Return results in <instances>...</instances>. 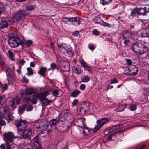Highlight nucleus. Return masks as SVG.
<instances>
[{
  "label": "nucleus",
  "instance_id": "obj_4",
  "mask_svg": "<svg viewBox=\"0 0 149 149\" xmlns=\"http://www.w3.org/2000/svg\"><path fill=\"white\" fill-rule=\"evenodd\" d=\"M27 14L24 11L21 10L18 11L15 13L13 16V21L14 22H15L19 20H23L25 16Z\"/></svg>",
  "mask_w": 149,
  "mask_h": 149
},
{
  "label": "nucleus",
  "instance_id": "obj_9",
  "mask_svg": "<svg viewBox=\"0 0 149 149\" xmlns=\"http://www.w3.org/2000/svg\"><path fill=\"white\" fill-rule=\"evenodd\" d=\"M5 70L8 83L9 84H13L15 81V78L11 69L8 67H6Z\"/></svg>",
  "mask_w": 149,
  "mask_h": 149
},
{
  "label": "nucleus",
  "instance_id": "obj_23",
  "mask_svg": "<svg viewBox=\"0 0 149 149\" xmlns=\"http://www.w3.org/2000/svg\"><path fill=\"white\" fill-rule=\"evenodd\" d=\"M28 123L25 120H22L21 122V126L22 128H18V131L19 132H22L23 129H24L26 128L27 127V125Z\"/></svg>",
  "mask_w": 149,
  "mask_h": 149
},
{
  "label": "nucleus",
  "instance_id": "obj_14",
  "mask_svg": "<svg viewBox=\"0 0 149 149\" xmlns=\"http://www.w3.org/2000/svg\"><path fill=\"white\" fill-rule=\"evenodd\" d=\"M132 33L127 30L123 31L122 32V36L123 39H129L131 38Z\"/></svg>",
  "mask_w": 149,
  "mask_h": 149
},
{
  "label": "nucleus",
  "instance_id": "obj_21",
  "mask_svg": "<svg viewBox=\"0 0 149 149\" xmlns=\"http://www.w3.org/2000/svg\"><path fill=\"white\" fill-rule=\"evenodd\" d=\"M148 11L147 10V8L146 7H144L143 8H140L137 12V14L138 15H145Z\"/></svg>",
  "mask_w": 149,
  "mask_h": 149
},
{
  "label": "nucleus",
  "instance_id": "obj_44",
  "mask_svg": "<svg viewBox=\"0 0 149 149\" xmlns=\"http://www.w3.org/2000/svg\"><path fill=\"white\" fill-rule=\"evenodd\" d=\"M35 8L34 6H29L26 7V10H32Z\"/></svg>",
  "mask_w": 149,
  "mask_h": 149
},
{
  "label": "nucleus",
  "instance_id": "obj_41",
  "mask_svg": "<svg viewBox=\"0 0 149 149\" xmlns=\"http://www.w3.org/2000/svg\"><path fill=\"white\" fill-rule=\"evenodd\" d=\"M125 107L123 105H120L118 106V111L120 112L123 111Z\"/></svg>",
  "mask_w": 149,
  "mask_h": 149
},
{
  "label": "nucleus",
  "instance_id": "obj_48",
  "mask_svg": "<svg viewBox=\"0 0 149 149\" xmlns=\"http://www.w3.org/2000/svg\"><path fill=\"white\" fill-rule=\"evenodd\" d=\"M8 52L9 55V57L11 58H12L14 56V54L13 53L12 51L10 50H9L8 51Z\"/></svg>",
  "mask_w": 149,
  "mask_h": 149
},
{
  "label": "nucleus",
  "instance_id": "obj_60",
  "mask_svg": "<svg viewBox=\"0 0 149 149\" xmlns=\"http://www.w3.org/2000/svg\"><path fill=\"white\" fill-rule=\"evenodd\" d=\"M8 117L9 119L10 120H12L13 119L14 117L11 114L9 113L8 114Z\"/></svg>",
  "mask_w": 149,
  "mask_h": 149
},
{
  "label": "nucleus",
  "instance_id": "obj_3",
  "mask_svg": "<svg viewBox=\"0 0 149 149\" xmlns=\"http://www.w3.org/2000/svg\"><path fill=\"white\" fill-rule=\"evenodd\" d=\"M40 122L38 121L34 123L33 129V132L36 134L43 133V131L47 127L46 125H43L42 124H40Z\"/></svg>",
  "mask_w": 149,
  "mask_h": 149
},
{
  "label": "nucleus",
  "instance_id": "obj_53",
  "mask_svg": "<svg viewBox=\"0 0 149 149\" xmlns=\"http://www.w3.org/2000/svg\"><path fill=\"white\" fill-rule=\"evenodd\" d=\"M78 100L77 99H75L74 100L72 103V105L74 106H76L78 103Z\"/></svg>",
  "mask_w": 149,
  "mask_h": 149
},
{
  "label": "nucleus",
  "instance_id": "obj_6",
  "mask_svg": "<svg viewBox=\"0 0 149 149\" xmlns=\"http://www.w3.org/2000/svg\"><path fill=\"white\" fill-rule=\"evenodd\" d=\"M49 94L48 91H45L40 93V100L42 104L44 105L47 106L49 104L52 102V100H49L46 97Z\"/></svg>",
  "mask_w": 149,
  "mask_h": 149
},
{
  "label": "nucleus",
  "instance_id": "obj_33",
  "mask_svg": "<svg viewBox=\"0 0 149 149\" xmlns=\"http://www.w3.org/2000/svg\"><path fill=\"white\" fill-rule=\"evenodd\" d=\"M112 0H100V3L103 5L107 4L111 2Z\"/></svg>",
  "mask_w": 149,
  "mask_h": 149
},
{
  "label": "nucleus",
  "instance_id": "obj_61",
  "mask_svg": "<svg viewBox=\"0 0 149 149\" xmlns=\"http://www.w3.org/2000/svg\"><path fill=\"white\" fill-rule=\"evenodd\" d=\"M85 88L86 86L84 84H82L80 86V88L81 90H84L85 89Z\"/></svg>",
  "mask_w": 149,
  "mask_h": 149
},
{
  "label": "nucleus",
  "instance_id": "obj_50",
  "mask_svg": "<svg viewBox=\"0 0 149 149\" xmlns=\"http://www.w3.org/2000/svg\"><path fill=\"white\" fill-rule=\"evenodd\" d=\"M0 10L1 11H4L5 10V7L4 5L0 2Z\"/></svg>",
  "mask_w": 149,
  "mask_h": 149
},
{
  "label": "nucleus",
  "instance_id": "obj_47",
  "mask_svg": "<svg viewBox=\"0 0 149 149\" xmlns=\"http://www.w3.org/2000/svg\"><path fill=\"white\" fill-rule=\"evenodd\" d=\"M54 45H55V44L54 42H51L50 43V48L52 50L53 52H54V49H55V47H54Z\"/></svg>",
  "mask_w": 149,
  "mask_h": 149
},
{
  "label": "nucleus",
  "instance_id": "obj_5",
  "mask_svg": "<svg viewBox=\"0 0 149 149\" xmlns=\"http://www.w3.org/2000/svg\"><path fill=\"white\" fill-rule=\"evenodd\" d=\"M85 120V118L84 117H81L79 118L77 121V128L78 129H81V131L83 130L82 132V134L85 135L86 134V131L85 130V129L88 130V127H86L84 124V122Z\"/></svg>",
  "mask_w": 149,
  "mask_h": 149
},
{
  "label": "nucleus",
  "instance_id": "obj_16",
  "mask_svg": "<svg viewBox=\"0 0 149 149\" xmlns=\"http://www.w3.org/2000/svg\"><path fill=\"white\" fill-rule=\"evenodd\" d=\"M81 20L80 18L78 17H72L71 22H72L74 25L78 26L80 24L81 22Z\"/></svg>",
  "mask_w": 149,
  "mask_h": 149
},
{
  "label": "nucleus",
  "instance_id": "obj_64",
  "mask_svg": "<svg viewBox=\"0 0 149 149\" xmlns=\"http://www.w3.org/2000/svg\"><path fill=\"white\" fill-rule=\"evenodd\" d=\"M84 110H85V109L84 108H83L82 107V106H81V105L79 108V112H81L83 111L85 113L86 111H84Z\"/></svg>",
  "mask_w": 149,
  "mask_h": 149
},
{
  "label": "nucleus",
  "instance_id": "obj_32",
  "mask_svg": "<svg viewBox=\"0 0 149 149\" xmlns=\"http://www.w3.org/2000/svg\"><path fill=\"white\" fill-rule=\"evenodd\" d=\"M148 33H147L146 30L145 29H143L142 30L141 32V36L142 37H146L148 36Z\"/></svg>",
  "mask_w": 149,
  "mask_h": 149
},
{
  "label": "nucleus",
  "instance_id": "obj_31",
  "mask_svg": "<svg viewBox=\"0 0 149 149\" xmlns=\"http://www.w3.org/2000/svg\"><path fill=\"white\" fill-rule=\"evenodd\" d=\"M57 123V120L55 119H52L49 122V125L52 127L54 126Z\"/></svg>",
  "mask_w": 149,
  "mask_h": 149
},
{
  "label": "nucleus",
  "instance_id": "obj_20",
  "mask_svg": "<svg viewBox=\"0 0 149 149\" xmlns=\"http://www.w3.org/2000/svg\"><path fill=\"white\" fill-rule=\"evenodd\" d=\"M8 26V24L7 21L1 19H0V29L7 28Z\"/></svg>",
  "mask_w": 149,
  "mask_h": 149
},
{
  "label": "nucleus",
  "instance_id": "obj_57",
  "mask_svg": "<svg viewBox=\"0 0 149 149\" xmlns=\"http://www.w3.org/2000/svg\"><path fill=\"white\" fill-rule=\"evenodd\" d=\"M124 43L126 46H127L128 45V43L130 42V40L128 39H124Z\"/></svg>",
  "mask_w": 149,
  "mask_h": 149
},
{
  "label": "nucleus",
  "instance_id": "obj_35",
  "mask_svg": "<svg viewBox=\"0 0 149 149\" xmlns=\"http://www.w3.org/2000/svg\"><path fill=\"white\" fill-rule=\"evenodd\" d=\"M72 69L74 72L76 74H79L81 73V71L79 68L74 67L72 68Z\"/></svg>",
  "mask_w": 149,
  "mask_h": 149
},
{
  "label": "nucleus",
  "instance_id": "obj_45",
  "mask_svg": "<svg viewBox=\"0 0 149 149\" xmlns=\"http://www.w3.org/2000/svg\"><path fill=\"white\" fill-rule=\"evenodd\" d=\"M31 98L29 97H27L24 98L23 101L27 103H29L31 102Z\"/></svg>",
  "mask_w": 149,
  "mask_h": 149
},
{
  "label": "nucleus",
  "instance_id": "obj_2",
  "mask_svg": "<svg viewBox=\"0 0 149 149\" xmlns=\"http://www.w3.org/2000/svg\"><path fill=\"white\" fill-rule=\"evenodd\" d=\"M58 47L59 50L66 56H72V49L69 45L65 44H59L58 45Z\"/></svg>",
  "mask_w": 149,
  "mask_h": 149
},
{
  "label": "nucleus",
  "instance_id": "obj_59",
  "mask_svg": "<svg viewBox=\"0 0 149 149\" xmlns=\"http://www.w3.org/2000/svg\"><path fill=\"white\" fill-rule=\"evenodd\" d=\"M11 146L10 143L7 142L6 143V149H11Z\"/></svg>",
  "mask_w": 149,
  "mask_h": 149
},
{
  "label": "nucleus",
  "instance_id": "obj_63",
  "mask_svg": "<svg viewBox=\"0 0 149 149\" xmlns=\"http://www.w3.org/2000/svg\"><path fill=\"white\" fill-rule=\"evenodd\" d=\"M117 83H118V81L117 79L116 78L113 79L111 80V84H114Z\"/></svg>",
  "mask_w": 149,
  "mask_h": 149
},
{
  "label": "nucleus",
  "instance_id": "obj_25",
  "mask_svg": "<svg viewBox=\"0 0 149 149\" xmlns=\"http://www.w3.org/2000/svg\"><path fill=\"white\" fill-rule=\"evenodd\" d=\"M47 69V68L46 67L41 66L38 73L42 75H43L46 72Z\"/></svg>",
  "mask_w": 149,
  "mask_h": 149
},
{
  "label": "nucleus",
  "instance_id": "obj_46",
  "mask_svg": "<svg viewBox=\"0 0 149 149\" xmlns=\"http://www.w3.org/2000/svg\"><path fill=\"white\" fill-rule=\"evenodd\" d=\"M136 109V106L134 104H133L130 106L129 109L131 111H134Z\"/></svg>",
  "mask_w": 149,
  "mask_h": 149
},
{
  "label": "nucleus",
  "instance_id": "obj_34",
  "mask_svg": "<svg viewBox=\"0 0 149 149\" xmlns=\"http://www.w3.org/2000/svg\"><path fill=\"white\" fill-rule=\"evenodd\" d=\"M80 93V92L76 90L72 92L71 93V96L73 97H77Z\"/></svg>",
  "mask_w": 149,
  "mask_h": 149
},
{
  "label": "nucleus",
  "instance_id": "obj_36",
  "mask_svg": "<svg viewBox=\"0 0 149 149\" xmlns=\"http://www.w3.org/2000/svg\"><path fill=\"white\" fill-rule=\"evenodd\" d=\"M22 120H17L15 121V124L17 127L18 128L21 127V122Z\"/></svg>",
  "mask_w": 149,
  "mask_h": 149
},
{
  "label": "nucleus",
  "instance_id": "obj_13",
  "mask_svg": "<svg viewBox=\"0 0 149 149\" xmlns=\"http://www.w3.org/2000/svg\"><path fill=\"white\" fill-rule=\"evenodd\" d=\"M4 136L7 141L12 142L14 138V135L11 132H9L6 133L4 135Z\"/></svg>",
  "mask_w": 149,
  "mask_h": 149
},
{
  "label": "nucleus",
  "instance_id": "obj_12",
  "mask_svg": "<svg viewBox=\"0 0 149 149\" xmlns=\"http://www.w3.org/2000/svg\"><path fill=\"white\" fill-rule=\"evenodd\" d=\"M32 129L28 128L25 129L22 132V137L25 139L30 140L31 139V136L32 135Z\"/></svg>",
  "mask_w": 149,
  "mask_h": 149
},
{
  "label": "nucleus",
  "instance_id": "obj_55",
  "mask_svg": "<svg viewBox=\"0 0 149 149\" xmlns=\"http://www.w3.org/2000/svg\"><path fill=\"white\" fill-rule=\"evenodd\" d=\"M119 127L118 126H113L111 128L110 130H111L112 131H113L118 129Z\"/></svg>",
  "mask_w": 149,
  "mask_h": 149
},
{
  "label": "nucleus",
  "instance_id": "obj_40",
  "mask_svg": "<svg viewBox=\"0 0 149 149\" xmlns=\"http://www.w3.org/2000/svg\"><path fill=\"white\" fill-rule=\"evenodd\" d=\"M71 18L72 17L68 18L67 17H63L62 18V20L63 22L65 23H67L68 21L71 22Z\"/></svg>",
  "mask_w": 149,
  "mask_h": 149
},
{
  "label": "nucleus",
  "instance_id": "obj_42",
  "mask_svg": "<svg viewBox=\"0 0 149 149\" xmlns=\"http://www.w3.org/2000/svg\"><path fill=\"white\" fill-rule=\"evenodd\" d=\"M79 62L83 68L86 65V63L81 58L79 59Z\"/></svg>",
  "mask_w": 149,
  "mask_h": 149
},
{
  "label": "nucleus",
  "instance_id": "obj_19",
  "mask_svg": "<svg viewBox=\"0 0 149 149\" xmlns=\"http://www.w3.org/2000/svg\"><path fill=\"white\" fill-rule=\"evenodd\" d=\"M36 92V90L33 88H29L25 90L26 95H27L35 94Z\"/></svg>",
  "mask_w": 149,
  "mask_h": 149
},
{
  "label": "nucleus",
  "instance_id": "obj_56",
  "mask_svg": "<svg viewBox=\"0 0 149 149\" xmlns=\"http://www.w3.org/2000/svg\"><path fill=\"white\" fill-rule=\"evenodd\" d=\"M50 66L51 69H53L56 68V65L54 63H52L51 64Z\"/></svg>",
  "mask_w": 149,
  "mask_h": 149
},
{
  "label": "nucleus",
  "instance_id": "obj_29",
  "mask_svg": "<svg viewBox=\"0 0 149 149\" xmlns=\"http://www.w3.org/2000/svg\"><path fill=\"white\" fill-rule=\"evenodd\" d=\"M93 105L91 103L89 106H88V107L86 109V110H84V111H86H86H93Z\"/></svg>",
  "mask_w": 149,
  "mask_h": 149
},
{
  "label": "nucleus",
  "instance_id": "obj_62",
  "mask_svg": "<svg viewBox=\"0 0 149 149\" xmlns=\"http://www.w3.org/2000/svg\"><path fill=\"white\" fill-rule=\"evenodd\" d=\"M3 111L5 113H6L8 109V107L7 106H5L3 107Z\"/></svg>",
  "mask_w": 149,
  "mask_h": 149
},
{
  "label": "nucleus",
  "instance_id": "obj_8",
  "mask_svg": "<svg viewBox=\"0 0 149 149\" xmlns=\"http://www.w3.org/2000/svg\"><path fill=\"white\" fill-rule=\"evenodd\" d=\"M70 124L69 121L66 120L64 123L59 124L56 129L60 132H63L68 130L70 126Z\"/></svg>",
  "mask_w": 149,
  "mask_h": 149
},
{
  "label": "nucleus",
  "instance_id": "obj_15",
  "mask_svg": "<svg viewBox=\"0 0 149 149\" xmlns=\"http://www.w3.org/2000/svg\"><path fill=\"white\" fill-rule=\"evenodd\" d=\"M40 93L32 95V99H31V103L33 104H36L37 103V99L38 98L40 99Z\"/></svg>",
  "mask_w": 149,
  "mask_h": 149
},
{
  "label": "nucleus",
  "instance_id": "obj_52",
  "mask_svg": "<svg viewBox=\"0 0 149 149\" xmlns=\"http://www.w3.org/2000/svg\"><path fill=\"white\" fill-rule=\"evenodd\" d=\"M32 41L31 40L27 41L26 42V45L28 46H29L32 44Z\"/></svg>",
  "mask_w": 149,
  "mask_h": 149
},
{
  "label": "nucleus",
  "instance_id": "obj_43",
  "mask_svg": "<svg viewBox=\"0 0 149 149\" xmlns=\"http://www.w3.org/2000/svg\"><path fill=\"white\" fill-rule=\"evenodd\" d=\"M138 10L137 8H134L133 10H132L131 13V15L132 16H134L135 15L136 13H137Z\"/></svg>",
  "mask_w": 149,
  "mask_h": 149
},
{
  "label": "nucleus",
  "instance_id": "obj_10",
  "mask_svg": "<svg viewBox=\"0 0 149 149\" xmlns=\"http://www.w3.org/2000/svg\"><path fill=\"white\" fill-rule=\"evenodd\" d=\"M137 43L139 49V54L141 55L148 50V48L144 45V42L139 41L137 42Z\"/></svg>",
  "mask_w": 149,
  "mask_h": 149
},
{
  "label": "nucleus",
  "instance_id": "obj_38",
  "mask_svg": "<svg viewBox=\"0 0 149 149\" xmlns=\"http://www.w3.org/2000/svg\"><path fill=\"white\" fill-rule=\"evenodd\" d=\"M90 79V77L88 76H86L84 77L82 79V81L83 82H88Z\"/></svg>",
  "mask_w": 149,
  "mask_h": 149
},
{
  "label": "nucleus",
  "instance_id": "obj_22",
  "mask_svg": "<svg viewBox=\"0 0 149 149\" xmlns=\"http://www.w3.org/2000/svg\"><path fill=\"white\" fill-rule=\"evenodd\" d=\"M66 68V69H63V68H57L58 70H59L61 73L64 72H68L70 70V67L68 65H66L64 66L63 68Z\"/></svg>",
  "mask_w": 149,
  "mask_h": 149
},
{
  "label": "nucleus",
  "instance_id": "obj_28",
  "mask_svg": "<svg viewBox=\"0 0 149 149\" xmlns=\"http://www.w3.org/2000/svg\"><path fill=\"white\" fill-rule=\"evenodd\" d=\"M91 103L88 102L86 101L83 102L81 104V106H82V107L86 110V109L88 107V106H89Z\"/></svg>",
  "mask_w": 149,
  "mask_h": 149
},
{
  "label": "nucleus",
  "instance_id": "obj_54",
  "mask_svg": "<svg viewBox=\"0 0 149 149\" xmlns=\"http://www.w3.org/2000/svg\"><path fill=\"white\" fill-rule=\"evenodd\" d=\"M92 33L95 35H98L99 34V32L96 29H94Z\"/></svg>",
  "mask_w": 149,
  "mask_h": 149
},
{
  "label": "nucleus",
  "instance_id": "obj_7",
  "mask_svg": "<svg viewBox=\"0 0 149 149\" xmlns=\"http://www.w3.org/2000/svg\"><path fill=\"white\" fill-rule=\"evenodd\" d=\"M109 121V119L105 118H102L98 120L97 122V125L93 129V131L94 132H96L98 131Z\"/></svg>",
  "mask_w": 149,
  "mask_h": 149
},
{
  "label": "nucleus",
  "instance_id": "obj_37",
  "mask_svg": "<svg viewBox=\"0 0 149 149\" xmlns=\"http://www.w3.org/2000/svg\"><path fill=\"white\" fill-rule=\"evenodd\" d=\"M27 106L24 105L22 107H19V111L20 114H22L23 113Z\"/></svg>",
  "mask_w": 149,
  "mask_h": 149
},
{
  "label": "nucleus",
  "instance_id": "obj_49",
  "mask_svg": "<svg viewBox=\"0 0 149 149\" xmlns=\"http://www.w3.org/2000/svg\"><path fill=\"white\" fill-rule=\"evenodd\" d=\"M52 93L54 96H56L59 94L58 91L56 89L54 90L52 92Z\"/></svg>",
  "mask_w": 149,
  "mask_h": 149
},
{
  "label": "nucleus",
  "instance_id": "obj_58",
  "mask_svg": "<svg viewBox=\"0 0 149 149\" xmlns=\"http://www.w3.org/2000/svg\"><path fill=\"white\" fill-rule=\"evenodd\" d=\"M33 107L32 105H29L26 109V110L28 111H30L32 110Z\"/></svg>",
  "mask_w": 149,
  "mask_h": 149
},
{
  "label": "nucleus",
  "instance_id": "obj_24",
  "mask_svg": "<svg viewBox=\"0 0 149 149\" xmlns=\"http://www.w3.org/2000/svg\"><path fill=\"white\" fill-rule=\"evenodd\" d=\"M138 71V68L134 66H133V67L131 69V75H136L137 74Z\"/></svg>",
  "mask_w": 149,
  "mask_h": 149
},
{
  "label": "nucleus",
  "instance_id": "obj_51",
  "mask_svg": "<svg viewBox=\"0 0 149 149\" xmlns=\"http://www.w3.org/2000/svg\"><path fill=\"white\" fill-rule=\"evenodd\" d=\"M84 68L85 70L88 71L90 72H91L90 70L91 69V67L86 65L84 67Z\"/></svg>",
  "mask_w": 149,
  "mask_h": 149
},
{
  "label": "nucleus",
  "instance_id": "obj_39",
  "mask_svg": "<svg viewBox=\"0 0 149 149\" xmlns=\"http://www.w3.org/2000/svg\"><path fill=\"white\" fill-rule=\"evenodd\" d=\"M131 69L128 67H126L125 70V74L126 75H131Z\"/></svg>",
  "mask_w": 149,
  "mask_h": 149
},
{
  "label": "nucleus",
  "instance_id": "obj_27",
  "mask_svg": "<svg viewBox=\"0 0 149 149\" xmlns=\"http://www.w3.org/2000/svg\"><path fill=\"white\" fill-rule=\"evenodd\" d=\"M27 70L28 72L26 74L29 76L33 75L34 73L33 69L30 67H28L27 68Z\"/></svg>",
  "mask_w": 149,
  "mask_h": 149
},
{
  "label": "nucleus",
  "instance_id": "obj_26",
  "mask_svg": "<svg viewBox=\"0 0 149 149\" xmlns=\"http://www.w3.org/2000/svg\"><path fill=\"white\" fill-rule=\"evenodd\" d=\"M68 112H65L64 113L63 116L61 117L60 119V120L61 122L64 121L66 120L67 118L69 115Z\"/></svg>",
  "mask_w": 149,
  "mask_h": 149
},
{
  "label": "nucleus",
  "instance_id": "obj_30",
  "mask_svg": "<svg viewBox=\"0 0 149 149\" xmlns=\"http://www.w3.org/2000/svg\"><path fill=\"white\" fill-rule=\"evenodd\" d=\"M6 125V123L5 121L3 119L2 117L0 115V130L2 126H5Z\"/></svg>",
  "mask_w": 149,
  "mask_h": 149
},
{
  "label": "nucleus",
  "instance_id": "obj_1",
  "mask_svg": "<svg viewBox=\"0 0 149 149\" xmlns=\"http://www.w3.org/2000/svg\"><path fill=\"white\" fill-rule=\"evenodd\" d=\"M8 42L12 47H16L20 44H24V43L21 41L20 38L17 34L14 33H12L9 35Z\"/></svg>",
  "mask_w": 149,
  "mask_h": 149
},
{
  "label": "nucleus",
  "instance_id": "obj_11",
  "mask_svg": "<svg viewBox=\"0 0 149 149\" xmlns=\"http://www.w3.org/2000/svg\"><path fill=\"white\" fill-rule=\"evenodd\" d=\"M33 142L34 149H43L41 147L40 139L38 135H36L32 140Z\"/></svg>",
  "mask_w": 149,
  "mask_h": 149
},
{
  "label": "nucleus",
  "instance_id": "obj_17",
  "mask_svg": "<svg viewBox=\"0 0 149 149\" xmlns=\"http://www.w3.org/2000/svg\"><path fill=\"white\" fill-rule=\"evenodd\" d=\"M20 99L19 98L17 97L14 98L13 100H11V103L10 104V106L12 107H15L17 104L20 103Z\"/></svg>",
  "mask_w": 149,
  "mask_h": 149
},
{
  "label": "nucleus",
  "instance_id": "obj_18",
  "mask_svg": "<svg viewBox=\"0 0 149 149\" xmlns=\"http://www.w3.org/2000/svg\"><path fill=\"white\" fill-rule=\"evenodd\" d=\"M131 49L135 53L139 54V49H138L137 42H134L132 44Z\"/></svg>",
  "mask_w": 149,
  "mask_h": 149
}]
</instances>
